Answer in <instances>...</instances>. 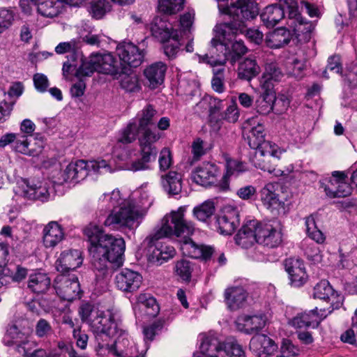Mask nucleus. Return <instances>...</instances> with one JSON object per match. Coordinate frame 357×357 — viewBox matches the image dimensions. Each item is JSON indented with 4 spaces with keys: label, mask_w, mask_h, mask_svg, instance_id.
Here are the masks:
<instances>
[{
    "label": "nucleus",
    "mask_w": 357,
    "mask_h": 357,
    "mask_svg": "<svg viewBox=\"0 0 357 357\" xmlns=\"http://www.w3.org/2000/svg\"><path fill=\"white\" fill-rule=\"evenodd\" d=\"M186 208V206H182L167 214L162 220L161 227L145 238L144 243L151 250L149 260L153 263L161 265L175 256L176 250L173 246L157 243L162 238L172 236L181 238L180 249L184 255L205 261L211 258L213 248L198 245L190 238L195 231V225L185 218Z\"/></svg>",
    "instance_id": "1"
},
{
    "label": "nucleus",
    "mask_w": 357,
    "mask_h": 357,
    "mask_svg": "<svg viewBox=\"0 0 357 357\" xmlns=\"http://www.w3.org/2000/svg\"><path fill=\"white\" fill-rule=\"evenodd\" d=\"M241 22L234 23H222L215 26V37L211 41L208 53L199 56V61L211 66H223L227 60L226 45L232 41L238 30H243Z\"/></svg>",
    "instance_id": "2"
},
{
    "label": "nucleus",
    "mask_w": 357,
    "mask_h": 357,
    "mask_svg": "<svg viewBox=\"0 0 357 357\" xmlns=\"http://www.w3.org/2000/svg\"><path fill=\"white\" fill-rule=\"evenodd\" d=\"M90 244L95 245V250L100 251L102 255L107 257L114 266H122L123 255L125 250V241L122 238H115L112 235L104 234L102 229L93 224H90L84 230Z\"/></svg>",
    "instance_id": "3"
},
{
    "label": "nucleus",
    "mask_w": 357,
    "mask_h": 357,
    "mask_svg": "<svg viewBox=\"0 0 357 357\" xmlns=\"http://www.w3.org/2000/svg\"><path fill=\"white\" fill-rule=\"evenodd\" d=\"M225 13L231 18L227 23L241 22L243 24V30H238L234 36L240 32L245 33V36L255 44H259L263 40L261 31L255 29H246L244 20L255 18L259 13V8L255 0H238L236 3L225 9Z\"/></svg>",
    "instance_id": "4"
},
{
    "label": "nucleus",
    "mask_w": 357,
    "mask_h": 357,
    "mask_svg": "<svg viewBox=\"0 0 357 357\" xmlns=\"http://www.w3.org/2000/svg\"><path fill=\"white\" fill-rule=\"evenodd\" d=\"M158 112L153 106L147 105L136 116L137 122L130 123L123 130L118 142L122 144H130L134 142L137 136L144 135L151 131L161 134L158 129L152 128L155 123Z\"/></svg>",
    "instance_id": "5"
},
{
    "label": "nucleus",
    "mask_w": 357,
    "mask_h": 357,
    "mask_svg": "<svg viewBox=\"0 0 357 357\" xmlns=\"http://www.w3.org/2000/svg\"><path fill=\"white\" fill-rule=\"evenodd\" d=\"M146 215V211L130 201L123 202L118 208L113 209L104 222L105 226L118 227L135 230Z\"/></svg>",
    "instance_id": "6"
},
{
    "label": "nucleus",
    "mask_w": 357,
    "mask_h": 357,
    "mask_svg": "<svg viewBox=\"0 0 357 357\" xmlns=\"http://www.w3.org/2000/svg\"><path fill=\"white\" fill-rule=\"evenodd\" d=\"M283 152V150L275 144H266L261 147V149L255 151L250 160L256 168L267 172L275 176H287L293 172L292 166L288 167L287 170L277 168L280 155Z\"/></svg>",
    "instance_id": "7"
},
{
    "label": "nucleus",
    "mask_w": 357,
    "mask_h": 357,
    "mask_svg": "<svg viewBox=\"0 0 357 357\" xmlns=\"http://www.w3.org/2000/svg\"><path fill=\"white\" fill-rule=\"evenodd\" d=\"M161 138V134L151 131L138 136L140 158L132 162L129 170L137 172L149 169L151 165L156 160L158 149L156 142Z\"/></svg>",
    "instance_id": "8"
},
{
    "label": "nucleus",
    "mask_w": 357,
    "mask_h": 357,
    "mask_svg": "<svg viewBox=\"0 0 357 357\" xmlns=\"http://www.w3.org/2000/svg\"><path fill=\"white\" fill-rule=\"evenodd\" d=\"M96 314L90 324L96 334V340L98 345L100 342H109L111 337L117 335L119 328L122 324L114 321L112 314L109 311H97Z\"/></svg>",
    "instance_id": "9"
},
{
    "label": "nucleus",
    "mask_w": 357,
    "mask_h": 357,
    "mask_svg": "<svg viewBox=\"0 0 357 357\" xmlns=\"http://www.w3.org/2000/svg\"><path fill=\"white\" fill-rule=\"evenodd\" d=\"M114 337L116 340L114 344H109V342H100L96 347V351L100 354H112L117 356L128 357L136 352L137 349L129 338L126 330L121 325L119 328V333Z\"/></svg>",
    "instance_id": "10"
},
{
    "label": "nucleus",
    "mask_w": 357,
    "mask_h": 357,
    "mask_svg": "<svg viewBox=\"0 0 357 357\" xmlns=\"http://www.w3.org/2000/svg\"><path fill=\"white\" fill-rule=\"evenodd\" d=\"M257 243L269 248L279 246L282 234L279 223L275 220L258 222L256 226Z\"/></svg>",
    "instance_id": "11"
},
{
    "label": "nucleus",
    "mask_w": 357,
    "mask_h": 357,
    "mask_svg": "<svg viewBox=\"0 0 357 357\" xmlns=\"http://www.w3.org/2000/svg\"><path fill=\"white\" fill-rule=\"evenodd\" d=\"M54 287L57 295L63 300L73 301L80 298V284L75 274L61 273L57 275Z\"/></svg>",
    "instance_id": "12"
},
{
    "label": "nucleus",
    "mask_w": 357,
    "mask_h": 357,
    "mask_svg": "<svg viewBox=\"0 0 357 357\" xmlns=\"http://www.w3.org/2000/svg\"><path fill=\"white\" fill-rule=\"evenodd\" d=\"M48 189L49 184L46 181L23 180L15 189V193L27 199L44 202L49 198Z\"/></svg>",
    "instance_id": "13"
},
{
    "label": "nucleus",
    "mask_w": 357,
    "mask_h": 357,
    "mask_svg": "<svg viewBox=\"0 0 357 357\" xmlns=\"http://www.w3.org/2000/svg\"><path fill=\"white\" fill-rule=\"evenodd\" d=\"M346 178L344 172H334L331 178L321 183V188L330 198L347 197L351 194V188Z\"/></svg>",
    "instance_id": "14"
},
{
    "label": "nucleus",
    "mask_w": 357,
    "mask_h": 357,
    "mask_svg": "<svg viewBox=\"0 0 357 357\" xmlns=\"http://www.w3.org/2000/svg\"><path fill=\"white\" fill-rule=\"evenodd\" d=\"M11 144L13 150L16 152L34 155L41 151L42 145L38 146L37 149L31 146V141L24 135L20 133H6L0 137V147L4 148L7 145Z\"/></svg>",
    "instance_id": "15"
},
{
    "label": "nucleus",
    "mask_w": 357,
    "mask_h": 357,
    "mask_svg": "<svg viewBox=\"0 0 357 357\" xmlns=\"http://www.w3.org/2000/svg\"><path fill=\"white\" fill-rule=\"evenodd\" d=\"M29 332L20 328L16 324H11L7 328L3 342L6 346L13 347L19 354L26 355V345L29 344Z\"/></svg>",
    "instance_id": "16"
},
{
    "label": "nucleus",
    "mask_w": 357,
    "mask_h": 357,
    "mask_svg": "<svg viewBox=\"0 0 357 357\" xmlns=\"http://www.w3.org/2000/svg\"><path fill=\"white\" fill-rule=\"evenodd\" d=\"M284 266L289 275L291 286L299 287L307 282L308 275L303 260L299 258L290 257L285 259Z\"/></svg>",
    "instance_id": "17"
},
{
    "label": "nucleus",
    "mask_w": 357,
    "mask_h": 357,
    "mask_svg": "<svg viewBox=\"0 0 357 357\" xmlns=\"http://www.w3.org/2000/svg\"><path fill=\"white\" fill-rule=\"evenodd\" d=\"M316 307L314 310H310L302 313H298L289 321V324L296 328H303L312 327L316 328L319 326L321 321L324 319L329 313L332 312L330 310L326 313L325 310H320Z\"/></svg>",
    "instance_id": "18"
},
{
    "label": "nucleus",
    "mask_w": 357,
    "mask_h": 357,
    "mask_svg": "<svg viewBox=\"0 0 357 357\" xmlns=\"http://www.w3.org/2000/svg\"><path fill=\"white\" fill-rule=\"evenodd\" d=\"M216 222L222 234L231 235L239 225V213L236 208L225 206L217 217Z\"/></svg>",
    "instance_id": "19"
},
{
    "label": "nucleus",
    "mask_w": 357,
    "mask_h": 357,
    "mask_svg": "<svg viewBox=\"0 0 357 357\" xmlns=\"http://www.w3.org/2000/svg\"><path fill=\"white\" fill-rule=\"evenodd\" d=\"M142 283V276L137 271L124 268L115 276L116 287L124 292L137 291Z\"/></svg>",
    "instance_id": "20"
},
{
    "label": "nucleus",
    "mask_w": 357,
    "mask_h": 357,
    "mask_svg": "<svg viewBox=\"0 0 357 357\" xmlns=\"http://www.w3.org/2000/svg\"><path fill=\"white\" fill-rule=\"evenodd\" d=\"M120 60L130 67L137 68L144 61V52L132 43H123L116 47Z\"/></svg>",
    "instance_id": "21"
},
{
    "label": "nucleus",
    "mask_w": 357,
    "mask_h": 357,
    "mask_svg": "<svg viewBox=\"0 0 357 357\" xmlns=\"http://www.w3.org/2000/svg\"><path fill=\"white\" fill-rule=\"evenodd\" d=\"M89 250L92 255V266L98 278L103 279L109 276L112 271L118 268L100 251H96L95 245L90 244Z\"/></svg>",
    "instance_id": "22"
},
{
    "label": "nucleus",
    "mask_w": 357,
    "mask_h": 357,
    "mask_svg": "<svg viewBox=\"0 0 357 357\" xmlns=\"http://www.w3.org/2000/svg\"><path fill=\"white\" fill-rule=\"evenodd\" d=\"M82 262L83 258L79 250H65L56 260V267L59 272L68 273L79 267Z\"/></svg>",
    "instance_id": "23"
},
{
    "label": "nucleus",
    "mask_w": 357,
    "mask_h": 357,
    "mask_svg": "<svg viewBox=\"0 0 357 357\" xmlns=\"http://www.w3.org/2000/svg\"><path fill=\"white\" fill-rule=\"evenodd\" d=\"M219 173L218 167L210 162L203 163L192 172L191 178L202 186H210L215 183Z\"/></svg>",
    "instance_id": "24"
},
{
    "label": "nucleus",
    "mask_w": 357,
    "mask_h": 357,
    "mask_svg": "<svg viewBox=\"0 0 357 357\" xmlns=\"http://www.w3.org/2000/svg\"><path fill=\"white\" fill-rule=\"evenodd\" d=\"M267 319L263 314L255 315H242L236 321V328L244 333L252 334L264 327Z\"/></svg>",
    "instance_id": "25"
},
{
    "label": "nucleus",
    "mask_w": 357,
    "mask_h": 357,
    "mask_svg": "<svg viewBox=\"0 0 357 357\" xmlns=\"http://www.w3.org/2000/svg\"><path fill=\"white\" fill-rule=\"evenodd\" d=\"M167 70V65L162 61L155 62L148 66L144 70L147 86L150 89H154L162 84Z\"/></svg>",
    "instance_id": "26"
},
{
    "label": "nucleus",
    "mask_w": 357,
    "mask_h": 357,
    "mask_svg": "<svg viewBox=\"0 0 357 357\" xmlns=\"http://www.w3.org/2000/svg\"><path fill=\"white\" fill-rule=\"evenodd\" d=\"M92 61L96 63L98 72L99 73L117 75L122 71L120 67V62L110 53L93 54Z\"/></svg>",
    "instance_id": "27"
},
{
    "label": "nucleus",
    "mask_w": 357,
    "mask_h": 357,
    "mask_svg": "<svg viewBox=\"0 0 357 357\" xmlns=\"http://www.w3.org/2000/svg\"><path fill=\"white\" fill-rule=\"evenodd\" d=\"M314 298L328 301L334 307L337 308L342 303L343 297L336 292L327 280H321L314 287Z\"/></svg>",
    "instance_id": "28"
},
{
    "label": "nucleus",
    "mask_w": 357,
    "mask_h": 357,
    "mask_svg": "<svg viewBox=\"0 0 357 357\" xmlns=\"http://www.w3.org/2000/svg\"><path fill=\"white\" fill-rule=\"evenodd\" d=\"M225 340L217 333H210L202 340L200 345L201 353L206 357H219V354L224 351Z\"/></svg>",
    "instance_id": "29"
},
{
    "label": "nucleus",
    "mask_w": 357,
    "mask_h": 357,
    "mask_svg": "<svg viewBox=\"0 0 357 357\" xmlns=\"http://www.w3.org/2000/svg\"><path fill=\"white\" fill-rule=\"evenodd\" d=\"M250 348L258 357H268L274 352L277 346L269 337L257 334L252 337Z\"/></svg>",
    "instance_id": "30"
},
{
    "label": "nucleus",
    "mask_w": 357,
    "mask_h": 357,
    "mask_svg": "<svg viewBox=\"0 0 357 357\" xmlns=\"http://www.w3.org/2000/svg\"><path fill=\"white\" fill-rule=\"evenodd\" d=\"M257 225V220H249L243 225L235 236L236 244L243 248H248L257 243L255 232Z\"/></svg>",
    "instance_id": "31"
},
{
    "label": "nucleus",
    "mask_w": 357,
    "mask_h": 357,
    "mask_svg": "<svg viewBox=\"0 0 357 357\" xmlns=\"http://www.w3.org/2000/svg\"><path fill=\"white\" fill-rule=\"evenodd\" d=\"M88 176L87 162L80 160L68 164L62 173L64 182H79Z\"/></svg>",
    "instance_id": "32"
},
{
    "label": "nucleus",
    "mask_w": 357,
    "mask_h": 357,
    "mask_svg": "<svg viewBox=\"0 0 357 357\" xmlns=\"http://www.w3.org/2000/svg\"><path fill=\"white\" fill-rule=\"evenodd\" d=\"M65 236L63 229L56 221L49 222L43 229V243L46 248H54Z\"/></svg>",
    "instance_id": "33"
},
{
    "label": "nucleus",
    "mask_w": 357,
    "mask_h": 357,
    "mask_svg": "<svg viewBox=\"0 0 357 357\" xmlns=\"http://www.w3.org/2000/svg\"><path fill=\"white\" fill-rule=\"evenodd\" d=\"M225 301L231 310L242 307L247 298V292L241 287H231L225 289Z\"/></svg>",
    "instance_id": "34"
},
{
    "label": "nucleus",
    "mask_w": 357,
    "mask_h": 357,
    "mask_svg": "<svg viewBox=\"0 0 357 357\" xmlns=\"http://www.w3.org/2000/svg\"><path fill=\"white\" fill-rule=\"evenodd\" d=\"M278 188V183H268L260 190V199L267 208H278L282 203L277 192Z\"/></svg>",
    "instance_id": "35"
},
{
    "label": "nucleus",
    "mask_w": 357,
    "mask_h": 357,
    "mask_svg": "<svg viewBox=\"0 0 357 357\" xmlns=\"http://www.w3.org/2000/svg\"><path fill=\"white\" fill-rule=\"evenodd\" d=\"M289 19L291 21L289 25L298 36L309 35L314 29V24L312 22L305 20L298 10H290Z\"/></svg>",
    "instance_id": "36"
},
{
    "label": "nucleus",
    "mask_w": 357,
    "mask_h": 357,
    "mask_svg": "<svg viewBox=\"0 0 357 357\" xmlns=\"http://www.w3.org/2000/svg\"><path fill=\"white\" fill-rule=\"evenodd\" d=\"M161 183L169 195H178L182 189V174L176 171H169L161 176Z\"/></svg>",
    "instance_id": "37"
},
{
    "label": "nucleus",
    "mask_w": 357,
    "mask_h": 357,
    "mask_svg": "<svg viewBox=\"0 0 357 357\" xmlns=\"http://www.w3.org/2000/svg\"><path fill=\"white\" fill-rule=\"evenodd\" d=\"M291 39V34L289 30L284 27L275 29L267 34L266 43L271 48H280L287 45Z\"/></svg>",
    "instance_id": "38"
},
{
    "label": "nucleus",
    "mask_w": 357,
    "mask_h": 357,
    "mask_svg": "<svg viewBox=\"0 0 357 357\" xmlns=\"http://www.w3.org/2000/svg\"><path fill=\"white\" fill-rule=\"evenodd\" d=\"M150 29L152 35L162 43L169 39L173 34V31H177L172 29L171 24L165 20L159 17L153 19L150 24Z\"/></svg>",
    "instance_id": "39"
},
{
    "label": "nucleus",
    "mask_w": 357,
    "mask_h": 357,
    "mask_svg": "<svg viewBox=\"0 0 357 357\" xmlns=\"http://www.w3.org/2000/svg\"><path fill=\"white\" fill-rule=\"evenodd\" d=\"M285 10L278 4L266 6L260 15L261 20L267 28L275 26L284 17Z\"/></svg>",
    "instance_id": "40"
},
{
    "label": "nucleus",
    "mask_w": 357,
    "mask_h": 357,
    "mask_svg": "<svg viewBox=\"0 0 357 357\" xmlns=\"http://www.w3.org/2000/svg\"><path fill=\"white\" fill-rule=\"evenodd\" d=\"M266 135L264 125L261 123H257V126L252 127L248 131L247 139L250 147L257 151L261 149V147L264 146L266 144H272L271 142L265 139Z\"/></svg>",
    "instance_id": "41"
},
{
    "label": "nucleus",
    "mask_w": 357,
    "mask_h": 357,
    "mask_svg": "<svg viewBox=\"0 0 357 357\" xmlns=\"http://www.w3.org/2000/svg\"><path fill=\"white\" fill-rule=\"evenodd\" d=\"M50 278L46 273L31 274L28 280V288L36 294L45 293L50 287Z\"/></svg>",
    "instance_id": "42"
},
{
    "label": "nucleus",
    "mask_w": 357,
    "mask_h": 357,
    "mask_svg": "<svg viewBox=\"0 0 357 357\" xmlns=\"http://www.w3.org/2000/svg\"><path fill=\"white\" fill-rule=\"evenodd\" d=\"M260 72V68L255 59H245L239 63L238 68V77L241 79L250 81L256 77Z\"/></svg>",
    "instance_id": "43"
},
{
    "label": "nucleus",
    "mask_w": 357,
    "mask_h": 357,
    "mask_svg": "<svg viewBox=\"0 0 357 357\" xmlns=\"http://www.w3.org/2000/svg\"><path fill=\"white\" fill-rule=\"evenodd\" d=\"M62 7L59 0H38L37 3L38 12L44 17L52 18L56 17Z\"/></svg>",
    "instance_id": "44"
},
{
    "label": "nucleus",
    "mask_w": 357,
    "mask_h": 357,
    "mask_svg": "<svg viewBox=\"0 0 357 357\" xmlns=\"http://www.w3.org/2000/svg\"><path fill=\"white\" fill-rule=\"evenodd\" d=\"M140 307L150 317H155L159 312V306L156 300L146 294H140L137 298Z\"/></svg>",
    "instance_id": "45"
},
{
    "label": "nucleus",
    "mask_w": 357,
    "mask_h": 357,
    "mask_svg": "<svg viewBox=\"0 0 357 357\" xmlns=\"http://www.w3.org/2000/svg\"><path fill=\"white\" fill-rule=\"evenodd\" d=\"M193 269V264L186 259H181L177 261L174 266L175 273L184 281H189L190 280Z\"/></svg>",
    "instance_id": "46"
},
{
    "label": "nucleus",
    "mask_w": 357,
    "mask_h": 357,
    "mask_svg": "<svg viewBox=\"0 0 357 357\" xmlns=\"http://www.w3.org/2000/svg\"><path fill=\"white\" fill-rule=\"evenodd\" d=\"M215 206L213 202L206 201L193 209V215L199 221L205 222L214 213Z\"/></svg>",
    "instance_id": "47"
},
{
    "label": "nucleus",
    "mask_w": 357,
    "mask_h": 357,
    "mask_svg": "<svg viewBox=\"0 0 357 357\" xmlns=\"http://www.w3.org/2000/svg\"><path fill=\"white\" fill-rule=\"evenodd\" d=\"M276 101V97L271 94H268V96L260 95L256 101L257 112L262 115L269 114L273 110V105Z\"/></svg>",
    "instance_id": "48"
},
{
    "label": "nucleus",
    "mask_w": 357,
    "mask_h": 357,
    "mask_svg": "<svg viewBox=\"0 0 357 357\" xmlns=\"http://www.w3.org/2000/svg\"><path fill=\"white\" fill-rule=\"evenodd\" d=\"M306 231L310 238L317 243H322L325 240L323 233L318 229L315 219L313 215H310L305 219Z\"/></svg>",
    "instance_id": "49"
},
{
    "label": "nucleus",
    "mask_w": 357,
    "mask_h": 357,
    "mask_svg": "<svg viewBox=\"0 0 357 357\" xmlns=\"http://www.w3.org/2000/svg\"><path fill=\"white\" fill-rule=\"evenodd\" d=\"M185 0H158V10L165 14L172 15L183 8Z\"/></svg>",
    "instance_id": "50"
},
{
    "label": "nucleus",
    "mask_w": 357,
    "mask_h": 357,
    "mask_svg": "<svg viewBox=\"0 0 357 357\" xmlns=\"http://www.w3.org/2000/svg\"><path fill=\"white\" fill-rule=\"evenodd\" d=\"M224 352L229 357H245L242 346L234 337L225 340Z\"/></svg>",
    "instance_id": "51"
},
{
    "label": "nucleus",
    "mask_w": 357,
    "mask_h": 357,
    "mask_svg": "<svg viewBox=\"0 0 357 357\" xmlns=\"http://www.w3.org/2000/svg\"><path fill=\"white\" fill-rule=\"evenodd\" d=\"M102 206L108 208L113 207V209L118 208L124 202L121 197L119 190H113L111 193H105L99 199Z\"/></svg>",
    "instance_id": "52"
},
{
    "label": "nucleus",
    "mask_w": 357,
    "mask_h": 357,
    "mask_svg": "<svg viewBox=\"0 0 357 357\" xmlns=\"http://www.w3.org/2000/svg\"><path fill=\"white\" fill-rule=\"evenodd\" d=\"M163 43V49L165 55L169 59L174 58L177 54L180 47L178 31H173V34L171 37Z\"/></svg>",
    "instance_id": "53"
},
{
    "label": "nucleus",
    "mask_w": 357,
    "mask_h": 357,
    "mask_svg": "<svg viewBox=\"0 0 357 357\" xmlns=\"http://www.w3.org/2000/svg\"><path fill=\"white\" fill-rule=\"evenodd\" d=\"M110 10L111 5L107 0H95L91 3L90 12L93 17L98 20Z\"/></svg>",
    "instance_id": "54"
},
{
    "label": "nucleus",
    "mask_w": 357,
    "mask_h": 357,
    "mask_svg": "<svg viewBox=\"0 0 357 357\" xmlns=\"http://www.w3.org/2000/svg\"><path fill=\"white\" fill-rule=\"evenodd\" d=\"M53 328L50 323L45 319H40L35 326V334L40 339H47L53 334Z\"/></svg>",
    "instance_id": "55"
},
{
    "label": "nucleus",
    "mask_w": 357,
    "mask_h": 357,
    "mask_svg": "<svg viewBox=\"0 0 357 357\" xmlns=\"http://www.w3.org/2000/svg\"><path fill=\"white\" fill-rule=\"evenodd\" d=\"M96 63L92 61V55L89 60L82 61V64L76 69L75 76L77 78L89 77L95 72L98 71Z\"/></svg>",
    "instance_id": "56"
},
{
    "label": "nucleus",
    "mask_w": 357,
    "mask_h": 357,
    "mask_svg": "<svg viewBox=\"0 0 357 357\" xmlns=\"http://www.w3.org/2000/svg\"><path fill=\"white\" fill-rule=\"evenodd\" d=\"M225 69L223 68L213 69V76L211 79V86L213 91L217 93H223L225 90Z\"/></svg>",
    "instance_id": "57"
},
{
    "label": "nucleus",
    "mask_w": 357,
    "mask_h": 357,
    "mask_svg": "<svg viewBox=\"0 0 357 357\" xmlns=\"http://www.w3.org/2000/svg\"><path fill=\"white\" fill-rule=\"evenodd\" d=\"M15 20V13L11 9L0 8V33L8 29Z\"/></svg>",
    "instance_id": "58"
},
{
    "label": "nucleus",
    "mask_w": 357,
    "mask_h": 357,
    "mask_svg": "<svg viewBox=\"0 0 357 357\" xmlns=\"http://www.w3.org/2000/svg\"><path fill=\"white\" fill-rule=\"evenodd\" d=\"M247 52V48L241 40L235 41L231 46V52L227 56V60L234 64L242 55Z\"/></svg>",
    "instance_id": "59"
},
{
    "label": "nucleus",
    "mask_w": 357,
    "mask_h": 357,
    "mask_svg": "<svg viewBox=\"0 0 357 357\" xmlns=\"http://www.w3.org/2000/svg\"><path fill=\"white\" fill-rule=\"evenodd\" d=\"M221 119L225 120L229 123H235L239 118V111L236 102L232 100L226 110L221 113Z\"/></svg>",
    "instance_id": "60"
},
{
    "label": "nucleus",
    "mask_w": 357,
    "mask_h": 357,
    "mask_svg": "<svg viewBox=\"0 0 357 357\" xmlns=\"http://www.w3.org/2000/svg\"><path fill=\"white\" fill-rule=\"evenodd\" d=\"M87 162V171L88 174L90 171L93 170L94 172L97 173H104V172H112L113 170L109 164L105 160H98V161H90Z\"/></svg>",
    "instance_id": "61"
},
{
    "label": "nucleus",
    "mask_w": 357,
    "mask_h": 357,
    "mask_svg": "<svg viewBox=\"0 0 357 357\" xmlns=\"http://www.w3.org/2000/svg\"><path fill=\"white\" fill-rule=\"evenodd\" d=\"M159 168L160 171L167 170L172 164V156L169 149L164 147L160 152L158 158Z\"/></svg>",
    "instance_id": "62"
},
{
    "label": "nucleus",
    "mask_w": 357,
    "mask_h": 357,
    "mask_svg": "<svg viewBox=\"0 0 357 357\" xmlns=\"http://www.w3.org/2000/svg\"><path fill=\"white\" fill-rule=\"evenodd\" d=\"M266 79H269L273 82H279L283 77V74L280 69L275 63H268L266 66L265 72L263 74Z\"/></svg>",
    "instance_id": "63"
},
{
    "label": "nucleus",
    "mask_w": 357,
    "mask_h": 357,
    "mask_svg": "<svg viewBox=\"0 0 357 357\" xmlns=\"http://www.w3.org/2000/svg\"><path fill=\"white\" fill-rule=\"evenodd\" d=\"M288 73L295 77H301L305 63L296 58H293L287 63Z\"/></svg>",
    "instance_id": "64"
}]
</instances>
